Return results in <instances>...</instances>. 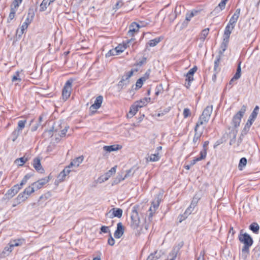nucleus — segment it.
<instances>
[{"instance_id": "1", "label": "nucleus", "mask_w": 260, "mask_h": 260, "mask_svg": "<svg viewBox=\"0 0 260 260\" xmlns=\"http://www.w3.org/2000/svg\"><path fill=\"white\" fill-rule=\"evenodd\" d=\"M238 238L240 242L244 244L242 249V252L248 253L249 248L252 246L253 243L251 237L246 233L242 234V230H241L239 235Z\"/></svg>"}, {"instance_id": "2", "label": "nucleus", "mask_w": 260, "mask_h": 260, "mask_svg": "<svg viewBox=\"0 0 260 260\" xmlns=\"http://www.w3.org/2000/svg\"><path fill=\"white\" fill-rule=\"evenodd\" d=\"M140 224V219L138 212V207L135 206L131 214L130 226L133 230L137 229Z\"/></svg>"}, {"instance_id": "3", "label": "nucleus", "mask_w": 260, "mask_h": 260, "mask_svg": "<svg viewBox=\"0 0 260 260\" xmlns=\"http://www.w3.org/2000/svg\"><path fill=\"white\" fill-rule=\"evenodd\" d=\"M246 105H243L241 109L234 116L232 121V124L234 128L239 126L241 118L246 110Z\"/></svg>"}, {"instance_id": "4", "label": "nucleus", "mask_w": 260, "mask_h": 260, "mask_svg": "<svg viewBox=\"0 0 260 260\" xmlns=\"http://www.w3.org/2000/svg\"><path fill=\"white\" fill-rule=\"evenodd\" d=\"M74 81V79L70 78L65 83L62 90V96L64 100L66 101L71 95L72 90V85Z\"/></svg>"}, {"instance_id": "5", "label": "nucleus", "mask_w": 260, "mask_h": 260, "mask_svg": "<svg viewBox=\"0 0 260 260\" xmlns=\"http://www.w3.org/2000/svg\"><path fill=\"white\" fill-rule=\"evenodd\" d=\"M20 189L21 188L19 187L18 184L14 185L5 194L4 197L2 199V201L11 199L15 196Z\"/></svg>"}, {"instance_id": "6", "label": "nucleus", "mask_w": 260, "mask_h": 260, "mask_svg": "<svg viewBox=\"0 0 260 260\" xmlns=\"http://www.w3.org/2000/svg\"><path fill=\"white\" fill-rule=\"evenodd\" d=\"M34 17V14L31 16V18L30 19L29 16H28L25 21L23 23L22 25L20 27V29L18 28L16 30V37L18 39H20L22 37V35L24 32V30L27 28L28 25L31 23L32 20V18Z\"/></svg>"}, {"instance_id": "7", "label": "nucleus", "mask_w": 260, "mask_h": 260, "mask_svg": "<svg viewBox=\"0 0 260 260\" xmlns=\"http://www.w3.org/2000/svg\"><path fill=\"white\" fill-rule=\"evenodd\" d=\"M122 213L123 211L121 209L113 208L111 209L109 212L106 214V216H107L109 215V217L110 218H113L114 217H118L120 218L122 217Z\"/></svg>"}, {"instance_id": "8", "label": "nucleus", "mask_w": 260, "mask_h": 260, "mask_svg": "<svg viewBox=\"0 0 260 260\" xmlns=\"http://www.w3.org/2000/svg\"><path fill=\"white\" fill-rule=\"evenodd\" d=\"M135 40V39L132 38L129 40H127L126 42H123V45L119 44L117 47H116L115 49L117 50V53L119 54V53L124 51V50L127 48L129 47L130 44L132 42H133Z\"/></svg>"}, {"instance_id": "9", "label": "nucleus", "mask_w": 260, "mask_h": 260, "mask_svg": "<svg viewBox=\"0 0 260 260\" xmlns=\"http://www.w3.org/2000/svg\"><path fill=\"white\" fill-rule=\"evenodd\" d=\"M124 232V227L120 222L117 224V228L114 233V236L116 239H119L122 237Z\"/></svg>"}, {"instance_id": "10", "label": "nucleus", "mask_w": 260, "mask_h": 260, "mask_svg": "<svg viewBox=\"0 0 260 260\" xmlns=\"http://www.w3.org/2000/svg\"><path fill=\"white\" fill-rule=\"evenodd\" d=\"M159 205V203L154 201L152 202L151 206L149 209V214L148 217L149 222L151 221L153 214L155 213L156 210L158 208Z\"/></svg>"}, {"instance_id": "11", "label": "nucleus", "mask_w": 260, "mask_h": 260, "mask_svg": "<svg viewBox=\"0 0 260 260\" xmlns=\"http://www.w3.org/2000/svg\"><path fill=\"white\" fill-rule=\"evenodd\" d=\"M32 166L37 172L40 173L44 172V170L41 164V159L39 157H35L33 159Z\"/></svg>"}, {"instance_id": "12", "label": "nucleus", "mask_w": 260, "mask_h": 260, "mask_svg": "<svg viewBox=\"0 0 260 260\" xmlns=\"http://www.w3.org/2000/svg\"><path fill=\"white\" fill-rule=\"evenodd\" d=\"M103 100V96L99 95L96 97L94 104L91 105L89 108L90 111H93L94 110H96L97 109H99L101 106Z\"/></svg>"}, {"instance_id": "13", "label": "nucleus", "mask_w": 260, "mask_h": 260, "mask_svg": "<svg viewBox=\"0 0 260 260\" xmlns=\"http://www.w3.org/2000/svg\"><path fill=\"white\" fill-rule=\"evenodd\" d=\"M139 28L140 25L138 23L135 22L132 23L129 27V30L127 34V36L129 37H133L134 34L139 30Z\"/></svg>"}, {"instance_id": "14", "label": "nucleus", "mask_w": 260, "mask_h": 260, "mask_svg": "<svg viewBox=\"0 0 260 260\" xmlns=\"http://www.w3.org/2000/svg\"><path fill=\"white\" fill-rule=\"evenodd\" d=\"M240 11V9H237L236 10L234 14L230 19V21L228 23L229 24L235 26L236 23L239 17Z\"/></svg>"}, {"instance_id": "15", "label": "nucleus", "mask_w": 260, "mask_h": 260, "mask_svg": "<svg viewBox=\"0 0 260 260\" xmlns=\"http://www.w3.org/2000/svg\"><path fill=\"white\" fill-rule=\"evenodd\" d=\"M213 111V106L209 105L207 106L206 108L203 110L202 115H201L202 117H204L205 119L209 120L211 114Z\"/></svg>"}, {"instance_id": "16", "label": "nucleus", "mask_w": 260, "mask_h": 260, "mask_svg": "<svg viewBox=\"0 0 260 260\" xmlns=\"http://www.w3.org/2000/svg\"><path fill=\"white\" fill-rule=\"evenodd\" d=\"M229 40L223 39L222 42L221 43L220 46L218 55H220V57L222 56L224 52L227 49V47H228V46L229 44Z\"/></svg>"}, {"instance_id": "17", "label": "nucleus", "mask_w": 260, "mask_h": 260, "mask_svg": "<svg viewBox=\"0 0 260 260\" xmlns=\"http://www.w3.org/2000/svg\"><path fill=\"white\" fill-rule=\"evenodd\" d=\"M234 26L231 25L229 24H227L225 28L223 34V39L229 40L232 31L234 29Z\"/></svg>"}, {"instance_id": "18", "label": "nucleus", "mask_w": 260, "mask_h": 260, "mask_svg": "<svg viewBox=\"0 0 260 260\" xmlns=\"http://www.w3.org/2000/svg\"><path fill=\"white\" fill-rule=\"evenodd\" d=\"M28 197L23 191L20 193L18 196L15 199L14 201L17 203V204H19L21 202L26 201Z\"/></svg>"}, {"instance_id": "19", "label": "nucleus", "mask_w": 260, "mask_h": 260, "mask_svg": "<svg viewBox=\"0 0 260 260\" xmlns=\"http://www.w3.org/2000/svg\"><path fill=\"white\" fill-rule=\"evenodd\" d=\"M121 148V146L119 145H112L109 146H105L103 147L104 151L107 152H112L114 151L118 150Z\"/></svg>"}, {"instance_id": "20", "label": "nucleus", "mask_w": 260, "mask_h": 260, "mask_svg": "<svg viewBox=\"0 0 260 260\" xmlns=\"http://www.w3.org/2000/svg\"><path fill=\"white\" fill-rule=\"evenodd\" d=\"M221 57L220 55H217L214 62V72L216 73H218L220 71V68L219 67V64Z\"/></svg>"}, {"instance_id": "21", "label": "nucleus", "mask_w": 260, "mask_h": 260, "mask_svg": "<svg viewBox=\"0 0 260 260\" xmlns=\"http://www.w3.org/2000/svg\"><path fill=\"white\" fill-rule=\"evenodd\" d=\"M259 107L258 106H256L253 110L252 111V113H251V114L250 115L249 117V118L248 120L252 121V122H254V120H255L257 116V114L258 113V111H259Z\"/></svg>"}, {"instance_id": "22", "label": "nucleus", "mask_w": 260, "mask_h": 260, "mask_svg": "<svg viewBox=\"0 0 260 260\" xmlns=\"http://www.w3.org/2000/svg\"><path fill=\"white\" fill-rule=\"evenodd\" d=\"M209 120L207 119L204 118V117L200 116L199 118L198 121L197 122L196 126L194 127V131H196V130H198L199 127L201 125H206L208 122Z\"/></svg>"}, {"instance_id": "23", "label": "nucleus", "mask_w": 260, "mask_h": 260, "mask_svg": "<svg viewBox=\"0 0 260 260\" xmlns=\"http://www.w3.org/2000/svg\"><path fill=\"white\" fill-rule=\"evenodd\" d=\"M226 3L225 1L221 0V2L213 11V13L216 14L223 10L225 8Z\"/></svg>"}, {"instance_id": "24", "label": "nucleus", "mask_w": 260, "mask_h": 260, "mask_svg": "<svg viewBox=\"0 0 260 260\" xmlns=\"http://www.w3.org/2000/svg\"><path fill=\"white\" fill-rule=\"evenodd\" d=\"M24 243V239H18L13 240H11L10 242L11 246L13 248L15 246H18L22 245Z\"/></svg>"}, {"instance_id": "25", "label": "nucleus", "mask_w": 260, "mask_h": 260, "mask_svg": "<svg viewBox=\"0 0 260 260\" xmlns=\"http://www.w3.org/2000/svg\"><path fill=\"white\" fill-rule=\"evenodd\" d=\"M84 159L83 156H80L74 159L70 164L71 166L78 167L82 163Z\"/></svg>"}, {"instance_id": "26", "label": "nucleus", "mask_w": 260, "mask_h": 260, "mask_svg": "<svg viewBox=\"0 0 260 260\" xmlns=\"http://www.w3.org/2000/svg\"><path fill=\"white\" fill-rule=\"evenodd\" d=\"M203 134V132H198V130L194 131V135L193 138V143L196 145L197 144L196 147L198 146L199 141L200 140V138Z\"/></svg>"}, {"instance_id": "27", "label": "nucleus", "mask_w": 260, "mask_h": 260, "mask_svg": "<svg viewBox=\"0 0 260 260\" xmlns=\"http://www.w3.org/2000/svg\"><path fill=\"white\" fill-rule=\"evenodd\" d=\"M116 168L117 166H115L107 172L104 175V180H107L112 175L114 174L116 172Z\"/></svg>"}, {"instance_id": "28", "label": "nucleus", "mask_w": 260, "mask_h": 260, "mask_svg": "<svg viewBox=\"0 0 260 260\" xmlns=\"http://www.w3.org/2000/svg\"><path fill=\"white\" fill-rule=\"evenodd\" d=\"M134 71L131 70L129 72H126L125 74L122 77V79L123 81L127 83H129V79L133 75Z\"/></svg>"}, {"instance_id": "29", "label": "nucleus", "mask_w": 260, "mask_h": 260, "mask_svg": "<svg viewBox=\"0 0 260 260\" xmlns=\"http://www.w3.org/2000/svg\"><path fill=\"white\" fill-rule=\"evenodd\" d=\"M209 31V28H205L201 31L200 35V38L199 39L202 42H204V41L206 39V38L208 36Z\"/></svg>"}, {"instance_id": "30", "label": "nucleus", "mask_w": 260, "mask_h": 260, "mask_svg": "<svg viewBox=\"0 0 260 260\" xmlns=\"http://www.w3.org/2000/svg\"><path fill=\"white\" fill-rule=\"evenodd\" d=\"M253 122L248 120L246 123L244 127L243 128L242 132V135H246L248 133V132L249 131L250 127L251 126Z\"/></svg>"}, {"instance_id": "31", "label": "nucleus", "mask_w": 260, "mask_h": 260, "mask_svg": "<svg viewBox=\"0 0 260 260\" xmlns=\"http://www.w3.org/2000/svg\"><path fill=\"white\" fill-rule=\"evenodd\" d=\"M186 79L185 81L187 82V83L185 85L186 87L188 89L191 83L193 81V75H190L189 74H186L185 75Z\"/></svg>"}, {"instance_id": "32", "label": "nucleus", "mask_w": 260, "mask_h": 260, "mask_svg": "<svg viewBox=\"0 0 260 260\" xmlns=\"http://www.w3.org/2000/svg\"><path fill=\"white\" fill-rule=\"evenodd\" d=\"M150 100V98H144L143 99L140 100V101H136L135 103H137L138 106H141V108L147 105V103H148Z\"/></svg>"}, {"instance_id": "33", "label": "nucleus", "mask_w": 260, "mask_h": 260, "mask_svg": "<svg viewBox=\"0 0 260 260\" xmlns=\"http://www.w3.org/2000/svg\"><path fill=\"white\" fill-rule=\"evenodd\" d=\"M161 41V38H156L153 40H151L147 44V46L149 45L150 47H154Z\"/></svg>"}, {"instance_id": "34", "label": "nucleus", "mask_w": 260, "mask_h": 260, "mask_svg": "<svg viewBox=\"0 0 260 260\" xmlns=\"http://www.w3.org/2000/svg\"><path fill=\"white\" fill-rule=\"evenodd\" d=\"M249 229L252 231L254 233L257 234L259 230L258 224L256 222L251 223L249 227Z\"/></svg>"}, {"instance_id": "35", "label": "nucleus", "mask_w": 260, "mask_h": 260, "mask_svg": "<svg viewBox=\"0 0 260 260\" xmlns=\"http://www.w3.org/2000/svg\"><path fill=\"white\" fill-rule=\"evenodd\" d=\"M31 176H32V175H31L30 174H26L24 176V177H23V178L22 179V180H21L20 183L19 184H18L19 187H20V188L21 189L22 186L27 183L28 180Z\"/></svg>"}, {"instance_id": "36", "label": "nucleus", "mask_w": 260, "mask_h": 260, "mask_svg": "<svg viewBox=\"0 0 260 260\" xmlns=\"http://www.w3.org/2000/svg\"><path fill=\"white\" fill-rule=\"evenodd\" d=\"M160 256V254L156 251L154 253H151L147 257L146 260H157Z\"/></svg>"}, {"instance_id": "37", "label": "nucleus", "mask_w": 260, "mask_h": 260, "mask_svg": "<svg viewBox=\"0 0 260 260\" xmlns=\"http://www.w3.org/2000/svg\"><path fill=\"white\" fill-rule=\"evenodd\" d=\"M241 62L240 61L238 63V67L237 68L236 73H235V74L234 76V79H236V80H238L241 77Z\"/></svg>"}, {"instance_id": "38", "label": "nucleus", "mask_w": 260, "mask_h": 260, "mask_svg": "<svg viewBox=\"0 0 260 260\" xmlns=\"http://www.w3.org/2000/svg\"><path fill=\"white\" fill-rule=\"evenodd\" d=\"M247 159L245 157H242L240 159L238 168L239 170H242L243 168L246 166L247 164Z\"/></svg>"}, {"instance_id": "39", "label": "nucleus", "mask_w": 260, "mask_h": 260, "mask_svg": "<svg viewBox=\"0 0 260 260\" xmlns=\"http://www.w3.org/2000/svg\"><path fill=\"white\" fill-rule=\"evenodd\" d=\"M50 4V2H48V0H43L40 5V11L41 12L44 11Z\"/></svg>"}, {"instance_id": "40", "label": "nucleus", "mask_w": 260, "mask_h": 260, "mask_svg": "<svg viewBox=\"0 0 260 260\" xmlns=\"http://www.w3.org/2000/svg\"><path fill=\"white\" fill-rule=\"evenodd\" d=\"M200 197L198 196L197 194H195L193 198V199L191 202V204L189 206L191 207L193 209L197 206L198 201L200 200Z\"/></svg>"}, {"instance_id": "41", "label": "nucleus", "mask_w": 260, "mask_h": 260, "mask_svg": "<svg viewBox=\"0 0 260 260\" xmlns=\"http://www.w3.org/2000/svg\"><path fill=\"white\" fill-rule=\"evenodd\" d=\"M19 74L20 72L18 71H17L14 73V74L12 77V82H20L21 81V79L20 78Z\"/></svg>"}, {"instance_id": "42", "label": "nucleus", "mask_w": 260, "mask_h": 260, "mask_svg": "<svg viewBox=\"0 0 260 260\" xmlns=\"http://www.w3.org/2000/svg\"><path fill=\"white\" fill-rule=\"evenodd\" d=\"M26 123V120H20L18 122V126L17 129L22 132V129L24 128L25 124Z\"/></svg>"}, {"instance_id": "43", "label": "nucleus", "mask_w": 260, "mask_h": 260, "mask_svg": "<svg viewBox=\"0 0 260 260\" xmlns=\"http://www.w3.org/2000/svg\"><path fill=\"white\" fill-rule=\"evenodd\" d=\"M21 132L16 128L12 133L11 137L13 142L15 141L18 136L20 135Z\"/></svg>"}, {"instance_id": "44", "label": "nucleus", "mask_w": 260, "mask_h": 260, "mask_svg": "<svg viewBox=\"0 0 260 260\" xmlns=\"http://www.w3.org/2000/svg\"><path fill=\"white\" fill-rule=\"evenodd\" d=\"M137 103H134L130 107L129 111H132L133 114L135 115L138 111L139 108H141V106H138Z\"/></svg>"}, {"instance_id": "45", "label": "nucleus", "mask_w": 260, "mask_h": 260, "mask_svg": "<svg viewBox=\"0 0 260 260\" xmlns=\"http://www.w3.org/2000/svg\"><path fill=\"white\" fill-rule=\"evenodd\" d=\"M150 161H158L160 158V156L159 153H157L156 154H151L149 157L147 158V160Z\"/></svg>"}, {"instance_id": "46", "label": "nucleus", "mask_w": 260, "mask_h": 260, "mask_svg": "<svg viewBox=\"0 0 260 260\" xmlns=\"http://www.w3.org/2000/svg\"><path fill=\"white\" fill-rule=\"evenodd\" d=\"M12 250L13 247L11 246V245L9 243L8 245L5 247L2 253L4 254V256L8 255L12 251Z\"/></svg>"}, {"instance_id": "47", "label": "nucleus", "mask_w": 260, "mask_h": 260, "mask_svg": "<svg viewBox=\"0 0 260 260\" xmlns=\"http://www.w3.org/2000/svg\"><path fill=\"white\" fill-rule=\"evenodd\" d=\"M23 192L26 194L27 197H29V196L33 192H35L34 188H33L32 186H29L25 188V189L24 190Z\"/></svg>"}, {"instance_id": "48", "label": "nucleus", "mask_w": 260, "mask_h": 260, "mask_svg": "<svg viewBox=\"0 0 260 260\" xmlns=\"http://www.w3.org/2000/svg\"><path fill=\"white\" fill-rule=\"evenodd\" d=\"M27 160V158L25 157H22L15 160V162L18 164L19 166H22Z\"/></svg>"}, {"instance_id": "49", "label": "nucleus", "mask_w": 260, "mask_h": 260, "mask_svg": "<svg viewBox=\"0 0 260 260\" xmlns=\"http://www.w3.org/2000/svg\"><path fill=\"white\" fill-rule=\"evenodd\" d=\"M16 10L11 8L10 13L7 19V22L10 23L15 17Z\"/></svg>"}, {"instance_id": "50", "label": "nucleus", "mask_w": 260, "mask_h": 260, "mask_svg": "<svg viewBox=\"0 0 260 260\" xmlns=\"http://www.w3.org/2000/svg\"><path fill=\"white\" fill-rule=\"evenodd\" d=\"M50 180V176L49 175L47 177L43 178L38 180V182H39V183L41 184V185L42 186V187H43V185H44L47 183H48Z\"/></svg>"}, {"instance_id": "51", "label": "nucleus", "mask_w": 260, "mask_h": 260, "mask_svg": "<svg viewBox=\"0 0 260 260\" xmlns=\"http://www.w3.org/2000/svg\"><path fill=\"white\" fill-rule=\"evenodd\" d=\"M50 180V176L49 175L47 177L43 178L38 180V182H39V183L41 184V185L42 186V187H43V185H44L47 183H48Z\"/></svg>"}, {"instance_id": "52", "label": "nucleus", "mask_w": 260, "mask_h": 260, "mask_svg": "<svg viewBox=\"0 0 260 260\" xmlns=\"http://www.w3.org/2000/svg\"><path fill=\"white\" fill-rule=\"evenodd\" d=\"M21 3L22 0H14L11 6V8L17 10L18 7Z\"/></svg>"}, {"instance_id": "53", "label": "nucleus", "mask_w": 260, "mask_h": 260, "mask_svg": "<svg viewBox=\"0 0 260 260\" xmlns=\"http://www.w3.org/2000/svg\"><path fill=\"white\" fill-rule=\"evenodd\" d=\"M117 51H118L117 50H116L115 48L114 49H112L109 50L106 53V57H110V56H111L117 55H118Z\"/></svg>"}, {"instance_id": "54", "label": "nucleus", "mask_w": 260, "mask_h": 260, "mask_svg": "<svg viewBox=\"0 0 260 260\" xmlns=\"http://www.w3.org/2000/svg\"><path fill=\"white\" fill-rule=\"evenodd\" d=\"M135 172V171L134 170L133 168H131L130 169L126 171V174L124 175V178H126L130 177H132L134 174Z\"/></svg>"}, {"instance_id": "55", "label": "nucleus", "mask_w": 260, "mask_h": 260, "mask_svg": "<svg viewBox=\"0 0 260 260\" xmlns=\"http://www.w3.org/2000/svg\"><path fill=\"white\" fill-rule=\"evenodd\" d=\"M207 150L205 149H203V150L200 152V157H197L199 160H201L202 159H204L206 158L207 155Z\"/></svg>"}, {"instance_id": "56", "label": "nucleus", "mask_w": 260, "mask_h": 260, "mask_svg": "<svg viewBox=\"0 0 260 260\" xmlns=\"http://www.w3.org/2000/svg\"><path fill=\"white\" fill-rule=\"evenodd\" d=\"M146 61L147 58L146 57H143L141 60L138 61L135 63V66L141 67L143 64L146 63Z\"/></svg>"}, {"instance_id": "57", "label": "nucleus", "mask_w": 260, "mask_h": 260, "mask_svg": "<svg viewBox=\"0 0 260 260\" xmlns=\"http://www.w3.org/2000/svg\"><path fill=\"white\" fill-rule=\"evenodd\" d=\"M163 196V193L161 192H159L155 197V200L153 201L154 202H156V203H158L160 204V202L162 200Z\"/></svg>"}, {"instance_id": "58", "label": "nucleus", "mask_w": 260, "mask_h": 260, "mask_svg": "<svg viewBox=\"0 0 260 260\" xmlns=\"http://www.w3.org/2000/svg\"><path fill=\"white\" fill-rule=\"evenodd\" d=\"M54 131V126H52V127L49 129V130H47V131H45L43 134L44 136H47L48 137H51L53 134V132Z\"/></svg>"}, {"instance_id": "59", "label": "nucleus", "mask_w": 260, "mask_h": 260, "mask_svg": "<svg viewBox=\"0 0 260 260\" xmlns=\"http://www.w3.org/2000/svg\"><path fill=\"white\" fill-rule=\"evenodd\" d=\"M144 81H143V79L142 78H139L137 81V82H136V88H138V89L140 88L142 86L143 82Z\"/></svg>"}, {"instance_id": "60", "label": "nucleus", "mask_w": 260, "mask_h": 260, "mask_svg": "<svg viewBox=\"0 0 260 260\" xmlns=\"http://www.w3.org/2000/svg\"><path fill=\"white\" fill-rule=\"evenodd\" d=\"M31 186H32L34 190H38L42 187V186L38 182V181L35 182L31 184Z\"/></svg>"}, {"instance_id": "61", "label": "nucleus", "mask_w": 260, "mask_h": 260, "mask_svg": "<svg viewBox=\"0 0 260 260\" xmlns=\"http://www.w3.org/2000/svg\"><path fill=\"white\" fill-rule=\"evenodd\" d=\"M191 114L190 111L188 108H185L183 112V115L184 118L188 117Z\"/></svg>"}, {"instance_id": "62", "label": "nucleus", "mask_w": 260, "mask_h": 260, "mask_svg": "<svg viewBox=\"0 0 260 260\" xmlns=\"http://www.w3.org/2000/svg\"><path fill=\"white\" fill-rule=\"evenodd\" d=\"M128 84V83H126L125 82L123 81L122 79H121V80L118 82V87L120 89H121L123 88H124V87H125Z\"/></svg>"}, {"instance_id": "63", "label": "nucleus", "mask_w": 260, "mask_h": 260, "mask_svg": "<svg viewBox=\"0 0 260 260\" xmlns=\"http://www.w3.org/2000/svg\"><path fill=\"white\" fill-rule=\"evenodd\" d=\"M193 210V208H192L191 207L189 206L185 210V211L184 212V213H183L184 214V216H186V217H188V215H189L191 212H192Z\"/></svg>"}, {"instance_id": "64", "label": "nucleus", "mask_w": 260, "mask_h": 260, "mask_svg": "<svg viewBox=\"0 0 260 260\" xmlns=\"http://www.w3.org/2000/svg\"><path fill=\"white\" fill-rule=\"evenodd\" d=\"M69 126H66L64 128L60 131V134H59L60 137H64L66 135V133L69 129Z\"/></svg>"}]
</instances>
